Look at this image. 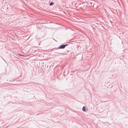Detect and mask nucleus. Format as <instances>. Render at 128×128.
Listing matches in <instances>:
<instances>
[{"mask_svg": "<svg viewBox=\"0 0 128 128\" xmlns=\"http://www.w3.org/2000/svg\"><path fill=\"white\" fill-rule=\"evenodd\" d=\"M68 45V44H62L58 48H57V49H64L65 48V47L67 46Z\"/></svg>", "mask_w": 128, "mask_h": 128, "instance_id": "f257e3e1", "label": "nucleus"}, {"mask_svg": "<svg viewBox=\"0 0 128 128\" xmlns=\"http://www.w3.org/2000/svg\"><path fill=\"white\" fill-rule=\"evenodd\" d=\"M54 4V3L52 2H51L49 4V5L50 6L53 5Z\"/></svg>", "mask_w": 128, "mask_h": 128, "instance_id": "f03ea898", "label": "nucleus"}, {"mask_svg": "<svg viewBox=\"0 0 128 128\" xmlns=\"http://www.w3.org/2000/svg\"><path fill=\"white\" fill-rule=\"evenodd\" d=\"M82 110L84 111L85 112V108L83 106L82 108Z\"/></svg>", "mask_w": 128, "mask_h": 128, "instance_id": "7ed1b4c3", "label": "nucleus"}, {"mask_svg": "<svg viewBox=\"0 0 128 128\" xmlns=\"http://www.w3.org/2000/svg\"><path fill=\"white\" fill-rule=\"evenodd\" d=\"M18 55L20 56H24L23 55H22L20 54H18Z\"/></svg>", "mask_w": 128, "mask_h": 128, "instance_id": "20e7f679", "label": "nucleus"}, {"mask_svg": "<svg viewBox=\"0 0 128 128\" xmlns=\"http://www.w3.org/2000/svg\"><path fill=\"white\" fill-rule=\"evenodd\" d=\"M64 72L63 73V74H62V75H64V76H65V75L64 74Z\"/></svg>", "mask_w": 128, "mask_h": 128, "instance_id": "39448f33", "label": "nucleus"}]
</instances>
